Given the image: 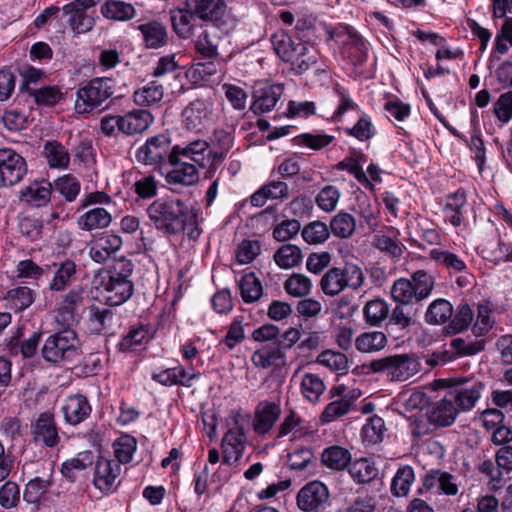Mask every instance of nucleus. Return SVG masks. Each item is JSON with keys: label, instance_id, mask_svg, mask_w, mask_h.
I'll list each match as a JSON object with an SVG mask.
<instances>
[{"label": "nucleus", "instance_id": "052dcab7", "mask_svg": "<svg viewBox=\"0 0 512 512\" xmlns=\"http://www.w3.org/2000/svg\"><path fill=\"white\" fill-rule=\"evenodd\" d=\"M352 403V399L346 396L339 400L332 401L322 412L321 421L323 423H329L346 415L350 411Z\"/></svg>", "mask_w": 512, "mask_h": 512}, {"label": "nucleus", "instance_id": "39448f33", "mask_svg": "<svg viewBox=\"0 0 512 512\" xmlns=\"http://www.w3.org/2000/svg\"><path fill=\"white\" fill-rule=\"evenodd\" d=\"M137 448L136 439L123 435L115 440L113 449L116 459H99L94 467V480H115L122 474V464L129 463Z\"/></svg>", "mask_w": 512, "mask_h": 512}, {"label": "nucleus", "instance_id": "c03bdc74", "mask_svg": "<svg viewBox=\"0 0 512 512\" xmlns=\"http://www.w3.org/2000/svg\"><path fill=\"white\" fill-rule=\"evenodd\" d=\"M303 260L301 249L292 244H284L274 253V261L282 269L298 266Z\"/></svg>", "mask_w": 512, "mask_h": 512}, {"label": "nucleus", "instance_id": "69168bd1", "mask_svg": "<svg viewBox=\"0 0 512 512\" xmlns=\"http://www.w3.org/2000/svg\"><path fill=\"white\" fill-rule=\"evenodd\" d=\"M493 113L502 123L512 119V91L502 93L493 104Z\"/></svg>", "mask_w": 512, "mask_h": 512}, {"label": "nucleus", "instance_id": "603ef678", "mask_svg": "<svg viewBox=\"0 0 512 512\" xmlns=\"http://www.w3.org/2000/svg\"><path fill=\"white\" fill-rule=\"evenodd\" d=\"M6 300L11 308L23 311L34 302V291L26 286H19L7 292Z\"/></svg>", "mask_w": 512, "mask_h": 512}, {"label": "nucleus", "instance_id": "37998d69", "mask_svg": "<svg viewBox=\"0 0 512 512\" xmlns=\"http://www.w3.org/2000/svg\"><path fill=\"white\" fill-rule=\"evenodd\" d=\"M92 470L91 453L79 454L62 464L61 472L65 478L85 477V471Z\"/></svg>", "mask_w": 512, "mask_h": 512}, {"label": "nucleus", "instance_id": "9d476101", "mask_svg": "<svg viewBox=\"0 0 512 512\" xmlns=\"http://www.w3.org/2000/svg\"><path fill=\"white\" fill-rule=\"evenodd\" d=\"M173 156L174 146L168 133L149 137L135 155L138 162L154 167L168 164Z\"/></svg>", "mask_w": 512, "mask_h": 512}, {"label": "nucleus", "instance_id": "0eeeda50", "mask_svg": "<svg viewBox=\"0 0 512 512\" xmlns=\"http://www.w3.org/2000/svg\"><path fill=\"white\" fill-rule=\"evenodd\" d=\"M115 81L109 77H97L84 83L77 91L75 110L89 113L115 93Z\"/></svg>", "mask_w": 512, "mask_h": 512}, {"label": "nucleus", "instance_id": "a18cd8bd", "mask_svg": "<svg viewBox=\"0 0 512 512\" xmlns=\"http://www.w3.org/2000/svg\"><path fill=\"white\" fill-rule=\"evenodd\" d=\"M295 58L291 61L293 69L298 73H303L317 63L318 53L312 46H308L304 42H299L295 51Z\"/></svg>", "mask_w": 512, "mask_h": 512}, {"label": "nucleus", "instance_id": "b1692460", "mask_svg": "<svg viewBox=\"0 0 512 512\" xmlns=\"http://www.w3.org/2000/svg\"><path fill=\"white\" fill-rule=\"evenodd\" d=\"M210 145L206 140L196 139L188 144L174 146V155L183 159V161H191L198 167H206V153Z\"/></svg>", "mask_w": 512, "mask_h": 512}, {"label": "nucleus", "instance_id": "6e6552de", "mask_svg": "<svg viewBox=\"0 0 512 512\" xmlns=\"http://www.w3.org/2000/svg\"><path fill=\"white\" fill-rule=\"evenodd\" d=\"M368 367L374 373H387L392 381H407L420 371V363L409 354H394L375 359Z\"/></svg>", "mask_w": 512, "mask_h": 512}, {"label": "nucleus", "instance_id": "49530a36", "mask_svg": "<svg viewBox=\"0 0 512 512\" xmlns=\"http://www.w3.org/2000/svg\"><path fill=\"white\" fill-rule=\"evenodd\" d=\"M372 243L376 249L385 253L395 261L402 257L405 250L404 245L401 244L396 237L388 236L382 232H378L374 235Z\"/></svg>", "mask_w": 512, "mask_h": 512}, {"label": "nucleus", "instance_id": "a878e982", "mask_svg": "<svg viewBox=\"0 0 512 512\" xmlns=\"http://www.w3.org/2000/svg\"><path fill=\"white\" fill-rule=\"evenodd\" d=\"M112 222L111 213L103 207L87 210L77 219L78 227L83 231H94L107 228Z\"/></svg>", "mask_w": 512, "mask_h": 512}, {"label": "nucleus", "instance_id": "58836bf2", "mask_svg": "<svg viewBox=\"0 0 512 512\" xmlns=\"http://www.w3.org/2000/svg\"><path fill=\"white\" fill-rule=\"evenodd\" d=\"M355 347L362 353H373L382 350L387 344V337L381 331H370L360 334L355 340Z\"/></svg>", "mask_w": 512, "mask_h": 512}, {"label": "nucleus", "instance_id": "c756f323", "mask_svg": "<svg viewBox=\"0 0 512 512\" xmlns=\"http://www.w3.org/2000/svg\"><path fill=\"white\" fill-rule=\"evenodd\" d=\"M55 272L52 280L49 282V289L54 292H60L70 284L76 274V264L72 260H65L60 263H54Z\"/></svg>", "mask_w": 512, "mask_h": 512}, {"label": "nucleus", "instance_id": "c85d7f7f", "mask_svg": "<svg viewBox=\"0 0 512 512\" xmlns=\"http://www.w3.org/2000/svg\"><path fill=\"white\" fill-rule=\"evenodd\" d=\"M138 29L143 35L147 48L157 49L166 45L168 34L166 27L158 21L141 24Z\"/></svg>", "mask_w": 512, "mask_h": 512}, {"label": "nucleus", "instance_id": "4468645a", "mask_svg": "<svg viewBox=\"0 0 512 512\" xmlns=\"http://www.w3.org/2000/svg\"><path fill=\"white\" fill-rule=\"evenodd\" d=\"M182 123L191 131H201L212 122L213 104L208 99L191 101L182 111Z\"/></svg>", "mask_w": 512, "mask_h": 512}, {"label": "nucleus", "instance_id": "f03ea898", "mask_svg": "<svg viewBox=\"0 0 512 512\" xmlns=\"http://www.w3.org/2000/svg\"><path fill=\"white\" fill-rule=\"evenodd\" d=\"M435 286V279L424 270L414 272L411 278H399L391 286L390 293L398 304L393 309L390 323L401 329L408 328L416 316L413 303H420L428 298Z\"/></svg>", "mask_w": 512, "mask_h": 512}, {"label": "nucleus", "instance_id": "de8ad7c7", "mask_svg": "<svg viewBox=\"0 0 512 512\" xmlns=\"http://www.w3.org/2000/svg\"><path fill=\"white\" fill-rule=\"evenodd\" d=\"M311 279L300 273H293L284 282L283 287L287 294L292 297L302 298L311 293Z\"/></svg>", "mask_w": 512, "mask_h": 512}, {"label": "nucleus", "instance_id": "aec40b11", "mask_svg": "<svg viewBox=\"0 0 512 512\" xmlns=\"http://www.w3.org/2000/svg\"><path fill=\"white\" fill-rule=\"evenodd\" d=\"M168 164L173 166V169L169 171L166 176L168 183L190 186L198 181L199 174L197 164L186 160L183 161V159L175 155Z\"/></svg>", "mask_w": 512, "mask_h": 512}, {"label": "nucleus", "instance_id": "bb28decb", "mask_svg": "<svg viewBox=\"0 0 512 512\" xmlns=\"http://www.w3.org/2000/svg\"><path fill=\"white\" fill-rule=\"evenodd\" d=\"M62 410L65 420L69 424L77 425L90 415L91 407L86 397L73 395L67 398Z\"/></svg>", "mask_w": 512, "mask_h": 512}, {"label": "nucleus", "instance_id": "cd10ccee", "mask_svg": "<svg viewBox=\"0 0 512 512\" xmlns=\"http://www.w3.org/2000/svg\"><path fill=\"white\" fill-rule=\"evenodd\" d=\"M196 15L190 11L189 7L177 8L171 10V22L176 34L184 39H188L194 34Z\"/></svg>", "mask_w": 512, "mask_h": 512}, {"label": "nucleus", "instance_id": "72a5a7b5", "mask_svg": "<svg viewBox=\"0 0 512 512\" xmlns=\"http://www.w3.org/2000/svg\"><path fill=\"white\" fill-rule=\"evenodd\" d=\"M321 462L332 470L340 471L351 463V454L341 446H330L322 452Z\"/></svg>", "mask_w": 512, "mask_h": 512}, {"label": "nucleus", "instance_id": "f704fd0d", "mask_svg": "<svg viewBox=\"0 0 512 512\" xmlns=\"http://www.w3.org/2000/svg\"><path fill=\"white\" fill-rule=\"evenodd\" d=\"M271 42L276 54L283 61L291 63L295 58L298 43H295L292 37L283 30L275 32L271 37Z\"/></svg>", "mask_w": 512, "mask_h": 512}, {"label": "nucleus", "instance_id": "79ce46f5", "mask_svg": "<svg viewBox=\"0 0 512 512\" xmlns=\"http://www.w3.org/2000/svg\"><path fill=\"white\" fill-rule=\"evenodd\" d=\"M316 363L325 366L329 370L340 375L346 374L349 369L347 356L342 352L334 350H325L321 352L316 358Z\"/></svg>", "mask_w": 512, "mask_h": 512}, {"label": "nucleus", "instance_id": "774afa93", "mask_svg": "<svg viewBox=\"0 0 512 512\" xmlns=\"http://www.w3.org/2000/svg\"><path fill=\"white\" fill-rule=\"evenodd\" d=\"M474 317L471 307L467 303L458 305L455 315L450 323L451 329L458 333L468 328Z\"/></svg>", "mask_w": 512, "mask_h": 512}, {"label": "nucleus", "instance_id": "4be33fe9", "mask_svg": "<svg viewBox=\"0 0 512 512\" xmlns=\"http://www.w3.org/2000/svg\"><path fill=\"white\" fill-rule=\"evenodd\" d=\"M251 361L261 369L282 366L286 362V353L274 341L256 350L251 356Z\"/></svg>", "mask_w": 512, "mask_h": 512}, {"label": "nucleus", "instance_id": "4d7b16f0", "mask_svg": "<svg viewBox=\"0 0 512 512\" xmlns=\"http://www.w3.org/2000/svg\"><path fill=\"white\" fill-rule=\"evenodd\" d=\"M40 333L34 332L28 339L20 342L18 337H12L7 343V347L11 354L17 355L21 353L23 357H32L38 347L40 341Z\"/></svg>", "mask_w": 512, "mask_h": 512}, {"label": "nucleus", "instance_id": "423d86ee", "mask_svg": "<svg viewBox=\"0 0 512 512\" xmlns=\"http://www.w3.org/2000/svg\"><path fill=\"white\" fill-rule=\"evenodd\" d=\"M448 398L453 403L458 413L471 411L480 399L484 384L478 379L455 378L440 380Z\"/></svg>", "mask_w": 512, "mask_h": 512}, {"label": "nucleus", "instance_id": "3c124183", "mask_svg": "<svg viewBox=\"0 0 512 512\" xmlns=\"http://www.w3.org/2000/svg\"><path fill=\"white\" fill-rule=\"evenodd\" d=\"M326 386L322 378L313 373H306L302 377L301 391L303 396L311 402H317L324 393Z\"/></svg>", "mask_w": 512, "mask_h": 512}, {"label": "nucleus", "instance_id": "0e129e2a", "mask_svg": "<svg viewBox=\"0 0 512 512\" xmlns=\"http://www.w3.org/2000/svg\"><path fill=\"white\" fill-rule=\"evenodd\" d=\"M339 198V190L335 186L327 185L319 191L315 201L321 210L331 212L335 210Z\"/></svg>", "mask_w": 512, "mask_h": 512}, {"label": "nucleus", "instance_id": "5701e85b", "mask_svg": "<svg viewBox=\"0 0 512 512\" xmlns=\"http://www.w3.org/2000/svg\"><path fill=\"white\" fill-rule=\"evenodd\" d=\"M284 87L281 84L267 85L254 94V101L251 110L255 114L267 113L271 111L281 98Z\"/></svg>", "mask_w": 512, "mask_h": 512}, {"label": "nucleus", "instance_id": "ddd939ff", "mask_svg": "<svg viewBox=\"0 0 512 512\" xmlns=\"http://www.w3.org/2000/svg\"><path fill=\"white\" fill-rule=\"evenodd\" d=\"M96 3V0H74L63 6V14L74 32L82 34L93 28L95 21L88 10Z\"/></svg>", "mask_w": 512, "mask_h": 512}, {"label": "nucleus", "instance_id": "dca6fc26", "mask_svg": "<svg viewBox=\"0 0 512 512\" xmlns=\"http://www.w3.org/2000/svg\"><path fill=\"white\" fill-rule=\"evenodd\" d=\"M458 414L446 393L441 399L429 404L425 412V416L432 423L433 428H444L453 425Z\"/></svg>", "mask_w": 512, "mask_h": 512}, {"label": "nucleus", "instance_id": "ea45409f", "mask_svg": "<svg viewBox=\"0 0 512 512\" xmlns=\"http://www.w3.org/2000/svg\"><path fill=\"white\" fill-rule=\"evenodd\" d=\"M453 315L452 304L446 299H436L427 308L425 320L429 324L440 325L446 323Z\"/></svg>", "mask_w": 512, "mask_h": 512}, {"label": "nucleus", "instance_id": "7c9ffc66", "mask_svg": "<svg viewBox=\"0 0 512 512\" xmlns=\"http://www.w3.org/2000/svg\"><path fill=\"white\" fill-rule=\"evenodd\" d=\"M102 15L113 21H129L136 15L134 6L121 0H108L101 6Z\"/></svg>", "mask_w": 512, "mask_h": 512}, {"label": "nucleus", "instance_id": "412c9836", "mask_svg": "<svg viewBox=\"0 0 512 512\" xmlns=\"http://www.w3.org/2000/svg\"><path fill=\"white\" fill-rule=\"evenodd\" d=\"M31 429L35 441H41L47 447H54L59 443L60 437L52 414L41 413Z\"/></svg>", "mask_w": 512, "mask_h": 512}, {"label": "nucleus", "instance_id": "e2e57ef3", "mask_svg": "<svg viewBox=\"0 0 512 512\" xmlns=\"http://www.w3.org/2000/svg\"><path fill=\"white\" fill-rule=\"evenodd\" d=\"M52 189V185L48 182L35 183L27 188L25 196L33 205L40 207L49 201Z\"/></svg>", "mask_w": 512, "mask_h": 512}, {"label": "nucleus", "instance_id": "393cba45", "mask_svg": "<svg viewBox=\"0 0 512 512\" xmlns=\"http://www.w3.org/2000/svg\"><path fill=\"white\" fill-rule=\"evenodd\" d=\"M512 470V447L503 446L496 453V464L491 460H485L479 465V470L490 480H500V469Z\"/></svg>", "mask_w": 512, "mask_h": 512}, {"label": "nucleus", "instance_id": "338daca9", "mask_svg": "<svg viewBox=\"0 0 512 512\" xmlns=\"http://www.w3.org/2000/svg\"><path fill=\"white\" fill-rule=\"evenodd\" d=\"M300 222L296 219L283 220L273 229V238L278 242H285L293 238L300 231Z\"/></svg>", "mask_w": 512, "mask_h": 512}, {"label": "nucleus", "instance_id": "6ab92c4d", "mask_svg": "<svg viewBox=\"0 0 512 512\" xmlns=\"http://www.w3.org/2000/svg\"><path fill=\"white\" fill-rule=\"evenodd\" d=\"M281 415L279 403L264 400L257 404L254 412L253 429L259 435L268 433Z\"/></svg>", "mask_w": 512, "mask_h": 512}, {"label": "nucleus", "instance_id": "f257e3e1", "mask_svg": "<svg viewBox=\"0 0 512 512\" xmlns=\"http://www.w3.org/2000/svg\"><path fill=\"white\" fill-rule=\"evenodd\" d=\"M152 226L166 237L187 233L192 240L201 234L197 213L180 199H157L147 208Z\"/></svg>", "mask_w": 512, "mask_h": 512}, {"label": "nucleus", "instance_id": "a19ab883", "mask_svg": "<svg viewBox=\"0 0 512 512\" xmlns=\"http://www.w3.org/2000/svg\"><path fill=\"white\" fill-rule=\"evenodd\" d=\"M164 88L157 81H150L134 92V101L138 106H151L163 99Z\"/></svg>", "mask_w": 512, "mask_h": 512}, {"label": "nucleus", "instance_id": "09e8293b", "mask_svg": "<svg viewBox=\"0 0 512 512\" xmlns=\"http://www.w3.org/2000/svg\"><path fill=\"white\" fill-rule=\"evenodd\" d=\"M365 321L371 326H379L389 315L388 304L380 298L368 301L363 308Z\"/></svg>", "mask_w": 512, "mask_h": 512}, {"label": "nucleus", "instance_id": "f3484780", "mask_svg": "<svg viewBox=\"0 0 512 512\" xmlns=\"http://www.w3.org/2000/svg\"><path fill=\"white\" fill-rule=\"evenodd\" d=\"M186 7L199 19L214 22L217 26L222 24L227 10L224 0H186Z\"/></svg>", "mask_w": 512, "mask_h": 512}, {"label": "nucleus", "instance_id": "2eb2a0df", "mask_svg": "<svg viewBox=\"0 0 512 512\" xmlns=\"http://www.w3.org/2000/svg\"><path fill=\"white\" fill-rule=\"evenodd\" d=\"M133 288L131 280L111 276L104 278L101 282V294L110 306H118L126 302L132 296Z\"/></svg>", "mask_w": 512, "mask_h": 512}, {"label": "nucleus", "instance_id": "c9c22d12", "mask_svg": "<svg viewBox=\"0 0 512 512\" xmlns=\"http://www.w3.org/2000/svg\"><path fill=\"white\" fill-rule=\"evenodd\" d=\"M43 155L52 168L65 169L70 163L68 150L58 141L46 142Z\"/></svg>", "mask_w": 512, "mask_h": 512}, {"label": "nucleus", "instance_id": "5fc2aeb1", "mask_svg": "<svg viewBox=\"0 0 512 512\" xmlns=\"http://www.w3.org/2000/svg\"><path fill=\"white\" fill-rule=\"evenodd\" d=\"M356 229L354 217L346 212H339L330 222V231L339 238H349Z\"/></svg>", "mask_w": 512, "mask_h": 512}, {"label": "nucleus", "instance_id": "4c0bfd02", "mask_svg": "<svg viewBox=\"0 0 512 512\" xmlns=\"http://www.w3.org/2000/svg\"><path fill=\"white\" fill-rule=\"evenodd\" d=\"M220 37L215 27H206L195 41L196 50L206 58H214L218 55Z\"/></svg>", "mask_w": 512, "mask_h": 512}, {"label": "nucleus", "instance_id": "7ed1b4c3", "mask_svg": "<svg viewBox=\"0 0 512 512\" xmlns=\"http://www.w3.org/2000/svg\"><path fill=\"white\" fill-rule=\"evenodd\" d=\"M153 115L145 109H133L123 115H106L102 117L100 126L102 132L112 136L116 132L127 136L142 134L153 123Z\"/></svg>", "mask_w": 512, "mask_h": 512}, {"label": "nucleus", "instance_id": "bf43d9fd", "mask_svg": "<svg viewBox=\"0 0 512 512\" xmlns=\"http://www.w3.org/2000/svg\"><path fill=\"white\" fill-rule=\"evenodd\" d=\"M301 235L308 244H321L329 238L330 230L324 222L313 221L304 226Z\"/></svg>", "mask_w": 512, "mask_h": 512}, {"label": "nucleus", "instance_id": "e433bc0d", "mask_svg": "<svg viewBox=\"0 0 512 512\" xmlns=\"http://www.w3.org/2000/svg\"><path fill=\"white\" fill-rule=\"evenodd\" d=\"M466 204V194L463 190H457L448 196L444 206L446 219L453 225L459 226L463 220V207Z\"/></svg>", "mask_w": 512, "mask_h": 512}, {"label": "nucleus", "instance_id": "1a4fd4ad", "mask_svg": "<svg viewBox=\"0 0 512 512\" xmlns=\"http://www.w3.org/2000/svg\"><path fill=\"white\" fill-rule=\"evenodd\" d=\"M79 354V339L76 333L70 329L50 335L42 347L43 358L51 363L73 360Z\"/></svg>", "mask_w": 512, "mask_h": 512}, {"label": "nucleus", "instance_id": "13d9d810", "mask_svg": "<svg viewBox=\"0 0 512 512\" xmlns=\"http://www.w3.org/2000/svg\"><path fill=\"white\" fill-rule=\"evenodd\" d=\"M385 423L381 417L369 418L362 428V439L368 445H375L383 440Z\"/></svg>", "mask_w": 512, "mask_h": 512}, {"label": "nucleus", "instance_id": "680f3d73", "mask_svg": "<svg viewBox=\"0 0 512 512\" xmlns=\"http://www.w3.org/2000/svg\"><path fill=\"white\" fill-rule=\"evenodd\" d=\"M112 316L109 309L91 306L88 317L91 330L96 333L102 332L111 324Z\"/></svg>", "mask_w": 512, "mask_h": 512}, {"label": "nucleus", "instance_id": "473e14b6", "mask_svg": "<svg viewBox=\"0 0 512 512\" xmlns=\"http://www.w3.org/2000/svg\"><path fill=\"white\" fill-rule=\"evenodd\" d=\"M429 257L436 264L445 267L450 273H462L467 270V265L458 255L439 248L431 249Z\"/></svg>", "mask_w": 512, "mask_h": 512}, {"label": "nucleus", "instance_id": "f8f14e48", "mask_svg": "<svg viewBox=\"0 0 512 512\" xmlns=\"http://www.w3.org/2000/svg\"><path fill=\"white\" fill-rule=\"evenodd\" d=\"M27 173L25 159L10 148L0 149V187L19 183Z\"/></svg>", "mask_w": 512, "mask_h": 512}, {"label": "nucleus", "instance_id": "8fccbe9b", "mask_svg": "<svg viewBox=\"0 0 512 512\" xmlns=\"http://www.w3.org/2000/svg\"><path fill=\"white\" fill-rule=\"evenodd\" d=\"M239 289L241 297L246 303H253L259 300L263 292L261 281L254 273L245 274L241 278L239 282Z\"/></svg>", "mask_w": 512, "mask_h": 512}, {"label": "nucleus", "instance_id": "6e6d98bb", "mask_svg": "<svg viewBox=\"0 0 512 512\" xmlns=\"http://www.w3.org/2000/svg\"><path fill=\"white\" fill-rule=\"evenodd\" d=\"M52 188L61 194L66 201L72 202L80 193L81 184L75 176L66 174L57 178Z\"/></svg>", "mask_w": 512, "mask_h": 512}, {"label": "nucleus", "instance_id": "9b49d317", "mask_svg": "<svg viewBox=\"0 0 512 512\" xmlns=\"http://www.w3.org/2000/svg\"><path fill=\"white\" fill-rule=\"evenodd\" d=\"M234 427H231L222 439V452L224 463L220 466L218 478H225L229 465L236 462L245 449L246 437L244 427L239 424L237 417H234Z\"/></svg>", "mask_w": 512, "mask_h": 512}, {"label": "nucleus", "instance_id": "20e7f679", "mask_svg": "<svg viewBox=\"0 0 512 512\" xmlns=\"http://www.w3.org/2000/svg\"><path fill=\"white\" fill-rule=\"evenodd\" d=\"M365 282L363 270L356 264H346L344 267L328 269L320 280L322 292L329 297L339 295L346 288L357 291Z\"/></svg>", "mask_w": 512, "mask_h": 512}, {"label": "nucleus", "instance_id": "864d4df0", "mask_svg": "<svg viewBox=\"0 0 512 512\" xmlns=\"http://www.w3.org/2000/svg\"><path fill=\"white\" fill-rule=\"evenodd\" d=\"M149 339L148 328L144 325L133 326L129 332L122 337L118 343V348L122 352L133 351L139 345Z\"/></svg>", "mask_w": 512, "mask_h": 512}, {"label": "nucleus", "instance_id": "2f4dec72", "mask_svg": "<svg viewBox=\"0 0 512 512\" xmlns=\"http://www.w3.org/2000/svg\"><path fill=\"white\" fill-rule=\"evenodd\" d=\"M349 473L352 478L365 481L385 477L380 467L377 466L373 460L368 458H361L351 462L349 465Z\"/></svg>", "mask_w": 512, "mask_h": 512}, {"label": "nucleus", "instance_id": "a211bd4d", "mask_svg": "<svg viewBox=\"0 0 512 512\" xmlns=\"http://www.w3.org/2000/svg\"><path fill=\"white\" fill-rule=\"evenodd\" d=\"M329 499V491L323 482H308L297 495V505L302 511H313Z\"/></svg>", "mask_w": 512, "mask_h": 512}]
</instances>
